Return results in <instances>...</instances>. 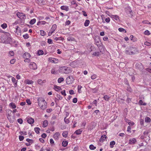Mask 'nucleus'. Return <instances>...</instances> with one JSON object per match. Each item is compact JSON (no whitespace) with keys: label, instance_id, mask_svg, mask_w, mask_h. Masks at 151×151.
<instances>
[{"label":"nucleus","instance_id":"423d86ee","mask_svg":"<svg viewBox=\"0 0 151 151\" xmlns=\"http://www.w3.org/2000/svg\"><path fill=\"white\" fill-rule=\"evenodd\" d=\"M29 68L35 70L37 69V66L36 64L34 62H31L29 65Z\"/></svg>","mask_w":151,"mask_h":151},{"label":"nucleus","instance_id":"c03bdc74","mask_svg":"<svg viewBox=\"0 0 151 151\" xmlns=\"http://www.w3.org/2000/svg\"><path fill=\"white\" fill-rule=\"evenodd\" d=\"M40 35L42 36H44L45 34V32L44 31H43V30H40Z\"/></svg>","mask_w":151,"mask_h":151},{"label":"nucleus","instance_id":"0eeeda50","mask_svg":"<svg viewBox=\"0 0 151 151\" xmlns=\"http://www.w3.org/2000/svg\"><path fill=\"white\" fill-rule=\"evenodd\" d=\"M110 17L113 19H114L117 21H119V16L117 15H111Z\"/></svg>","mask_w":151,"mask_h":151},{"label":"nucleus","instance_id":"338daca9","mask_svg":"<svg viewBox=\"0 0 151 151\" xmlns=\"http://www.w3.org/2000/svg\"><path fill=\"white\" fill-rule=\"evenodd\" d=\"M47 42L49 44H52V41L51 39H48V41Z\"/></svg>","mask_w":151,"mask_h":151},{"label":"nucleus","instance_id":"774afa93","mask_svg":"<svg viewBox=\"0 0 151 151\" xmlns=\"http://www.w3.org/2000/svg\"><path fill=\"white\" fill-rule=\"evenodd\" d=\"M7 118L9 120V121L10 122L12 123L13 122V120H12L11 119V118L10 117L7 116Z\"/></svg>","mask_w":151,"mask_h":151},{"label":"nucleus","instance_id":"864d4df0","mask_svg":"<svg viewBox=\"0 0 151 151\" xmlns=\"http://www.w3.org/2000/svg\"><path fill=\"white\" fill-rule=\"evenodd\" d=\"M19 139L20 141H22L23 140L24 137L20 135L19 136Z\"/></svg>","mask_w":151,"mask_h":151},{"label":"nucleus","instance_id":"6ab92c4d","mask_svg":"<svg viewBox=\"0 0 151 151\" xmlns=\"http://www.w3.org/2000/svg\"><path fill=\"white\" fill-rule=\"evenodd\" d=\"M130 39L133 42H134L136 41V39L135 37L132 35H130Z\"/></svg>","mask_w":151,"mask_h":151},{"label":"nucleus","instance_id":"e2e57ef3","mask_svg":"<svg viewBox=\"0 0 151 151\" xmlns=\"http://www.w3.org/2000/svg\"><path fill=\"white\" fill-rule=\"evenodd\" d=\"M70 22L69 20H68L65 22V25H68L70 24Z\"/></svg>","mask_w":151,"mask_h":151},{"label":"nucleus","instance_id":"9d476101","mask_svg":"<svg viewBox=\"0 0 151 151\" xmlns=\"http://www.w3.org/2000/svg\"><path fill=\"white\" fill-rule=\"evenodd\" d=\"M27 122L29 124H31L34 123V119L32 118H30L28 119Z\"/></svg>","mask_w":151,"mask_h":151},{"label":"nucleus","instance_id":"3c124183","mask_svg":"<svg viewBox=\"0 0 151 151\" xmlns=\"http://www.w3.org/2000/svg\"><path fill=\"white\" fill-rule=\"evenodd\" d=\"M144 44L147 46H150L151 45V44L150 43L147 42H145Z\"/></svg>","mask_w":151,"mask_h":151},{"label":"nucleus","instance_id":"4c0bfd02","mask_svg":"<svg viewBox=\"0 0 151 151\" xmlns=\"http://www.w3.org/2000/svg\"><path fill=\"white\" fill-rule=\"evenodd\" d=\"M38 55H41L43 54L44 52L42 50H39L38 52Z\"/></svg>","mask_w":151,"mask_h":151},{"label":"nucleus","instance_id":"37998d69","mask_svg":"<svg viewBox=\"0 0 151 151\" xmlns=\"http://www.w3.org/2000/svg\"><path fill=\"white\" fill-rule=\"evenodd\" d=\"M56 72L55 69H52L51 70V73L54 74H56Z\"/></svg>","mask_w":151,"mask_h":151},{"label":"nucleus","instance_id":"69168bd1","mask_svg":"<svg viewBox=\"0 0 151 151\" xmlns=\"http://www.w3.org/2000/svg\"><path fill=\"white\" fill-rule=\"evenodd\" d=\"M12 82L14 83H15L16 84H17V82L16 83V80L15 79L14 77H12Z\"/></svg>","mask_w":151,"mask_h":151},{"label":"nucleus","instance_id":"4d7b16f0","mask_svg":"<svg viewBox=\"0 0 151 151\" xmlns=\"http://www.w3.org/2000/svg\"><path fill=\"white\" fill-rule=\"evenodd\" d=\"M77 99L76 98H74L73 99V102L74 103H77Z\"/></svg>","mask_w":151,"mask_h":151},{"label":"nucleus","instance_id":"b1692460","mask_svg":"<svg viewBox=\"0 0 151 151\" xmlns=\"http://www.w3.org/2000/svg\"><path fill=\"white\" fill-rule=\"evenodd\" d=\"M118 30L121 32H123L124 33L126 32V31L125 29L122 28H119L118 29Z\"/></svg>","mask_w":151,"mask_h":151},{"label":"nucleus","instance_id":"412c9836","mask_svg":"<svg viewBox=\"0 0 151 151\" xmlns=\"http://www.w3.org/2000/svg\"><path fill=\"white\" fill-rule=\"evenodd\" d=\"M9 106H11L13 109H15L16 108L15 104L14 103H11L9 104Z\"/></svg>","mask_w":151,"mask_h":151},{"label":"nucleus","instance_id":"052dcab7","mask_svg":"<svg viewBox=\"0 0 151 151\" xmlns=\"http://www.w3.org/2000/svg\"><path fill=\"white\" fill-rule=\"evenodd\" d=\"M144 121L143 119H141L140 120V124L142 125H144Z\"/></svg>","mask_w":151,"mask_h":151},{"label":"nucleus","instance_id":"8fccbe9b","mask_svg":"<svg viewBox=\"0 0 151 151\" xmlns=\"http://www.w3.org/2000/svg\"><path fill=\"white\" fill-rule=\"evenodd\" d=\"M97 77V76L96 74H93L91 76V78L92 79H95Z\"/></svg>","mask_w":151,"mask_h":151},{"label":"nucleus","instance_id":"6e6552de","mask_svg":"<svg viewBox=\"0 0 151 151\" xmlns=\"http://www.w3.org/2000/svg\"><path fill=\"white\" fill-rule=\"evenodd\" d=\"M82 131L83 130L82 129H79L76 131L75 132H74V134L77 135H78L81 134V133Z\"/></svg>","mask_w":151,"mask_h":151},{"label":"nucleus","instance_id":"72a5a7b5","mask_svg":"<svg viewBox=\"0 0 151 151\" xmlns=\"http://www.w3.org/2000/svg\"><path fill=\"white\" fill-rule=\"evenodd\" d=\"M100 41V40L99 38H98L97 39H95V42L96 43L97 46H98V44L99 43Z\"/></svg>","mask_w":151,"mask_h":151},{"label":"nucleus","instance_id":"a878e982","mask_svg":"<svg viewBox=\"0 0 151 151\" xmlns=\"http://www.w3.org/2000/svg\"><path fill=\"white\" fill-rule=\"evenodd\" d=\"M36 21V20L35 19H31L29 22V24H33Z\"/></svg>","mask_w":151,"mask_h":151},{"label":"nucleus","instance_id":"a19ab883","mask_svg":"<svg viewBox=\"0 0 151 151\" xmlns=\"http://www.w3.org/2000/svg\"><path fill=\"white\" fill-rule=\"evenodd\" d=\"M17 122L20 124H21L23 123V120L22 119L20 118L17 119Z\"/></svg>","mask_w":151,"mask_h":151},{"label":"nucleus","instance_id":"6e6d98bb","mask_svg":"<svg viewBox=\"0 0 151 151\" xmlns=\"http://www.w3.org/2000/svg\"><path fill=\"white\" fill-rule=\"evenodd\" d=\"M27 103L29 105H30L31 104V102L29 99H27L26 101Z\"/></svg>","mask_w":151,"mask_h":151},{"label":"nucleus","instance_id":"58836bf2","mask_svg":"<svg viewBox=\"0 0 151 151\" xmlns=\"http://www.w3.org/2000/svg\"><path fill=\"white\" fill-rule=\"evenodd\" d=\"M23 37L24 39H27L29 37V35L27 34H26L25 35H23Z\"/></svg>","mask_w":151,"mask_h":151},{"label":"nucleus","instance_id":"bf43d9fd","mask_svg":"<svg viewBox=\"0 0 151 151\" xmlns=\"http://www.w3.org/2000/svg\"><path fill=\"white\" fill-rule=\"evenodd\" d=\"M82 12L83 13V15L85 17H86L87 16V14L86 12H85L84 11H82Z\"/></svg>","mask_w":151,"mask_h":151},{"label":"nucleus","instance_id":"5701e85b","mask_svg":"<svg viewBox=\"0 0 151 151\" xmlns=\"http://www.w3.org/2000/svg\"><path fill=\"white\" fill-rule=\"evenodd\" d=\"M48 124V121L47 120H45L43 122V126L44 127H46Z\"/></svg>","mask_w":151,"mask_h":151},{"label":"nucleus","instance_id":"dca6fc26","mask_svg":"<svg viewBox=\"0 0 151 151\" xmlns=\"http://www.w3.org/2000/svg\"><path fill=\"white\" fill-rule=\"evenodd\" d=\"M57 27V25L56 24H54L52 26L51 29L50 30V31L53 32L55 30Z\"/></svg>","mask_w":151,"mask_h":151},{"label":"nucleus","instance_id":"49530a36","mask_svg":"<svg viewBox=\"0 0 151 151\" xmlns=\"http://www.w3.org/2000/svg\"><path fill=\"white\" fill-rule=\"evenodd\" d=\"M68 142H62V146L64 147L66 146L68 144Z\"/></svg>","mask_w":151,"mask_h":151},{"label":"nucleus","instance_id":"20e7f679","mask_svg":"<svg viewBox=\"0 0 151 151\" xmlns=\"http://www.w3.org/2000/svg\"><path fill=\"white\" fill-rule=\"evenodd\" d=\"M74 79L72 76H69L66 79V82L68 84H70L72 83Z\"/></svg>","mask_w":151,"mask_h":151},{"label":"nucleus","instance_id":"e433bc0d","mask_svg":"<svg viewBox=\"0 0 151 151\" xmlns=\"http://www.w3.org/2000/svg\"><path fill=\"white\" fill-rule=\"evenodd\" d=\"M99 52H94L93 54V55H94V56H98L99 55Z\"/></svg>","mask_w":151,"mask_h":151},{"label":"nucleus","instance_id":"f03ea898","mask_svg":"<svg viewBox=\"0 0 151 151\" xmlns=\"http://www.w3.org/2000/svg\"><path fill=\"white\" fill-rule=\"evenodd\" d=\"M38 105L43 110H44L47 108V103L43 98H39L38 99Z\"/></svg>","mask_w":151,"mask_h":151},{"label":"nucleus","instance_id":"79ce46f5","mask_svg":"<svg viewBox=\"0 0 151 151\" xmlns=\"http://www.w3.org/2000/svg\"><path fill=\"white\" fill-rule=\"evenodd\" d=\"M115 144V142H110V147L111 148H112L114 147V145Z\"/></svg>","mask_w":151,"mask_h":151},{"label":"nucleus","instance_id":"ea45409f","mask_svg":"<svg viewBox=\"0 0 151 151\" xmlns=\"http://www.w3.org/2000/svg\"><path fill=\"white\" fill-rule=\"evenodd\" d=\"M1 26L3 29H5L7 27V25L6 24L4 23L2 24Z\"/></svg>","mask_w":151,"mask_h":151},{"label":"nucleus","instance_id":"cd10ccee","mask_svg":"<svg viewBox=\"0 0 151 151\" xmlns=\"http://www.w3.org/2000/svg\"><path fill=\"white\" fill-rule=\"evenodd\" d=\"M151 119L150 118L147 117L145 118V121L146 122H150Z\"/></svg>","mask_w":151,"mask_h":151},{"label":"nucleus","instance_id":"0e129e2a","mask_svg":"<svg viewBox=\"0 0 151 151\" xmlns=\"http://www.w3.org/2000/svg\"><path fill=\"white\" fill-rule=\"evenodd\" d=\"M46 137V134L45 133H43L42 135V137L43 138H45Z\"/></svg>","mask_w":151,"mask_h":151},{"label":"nucleus","instance_id":"39448f33","mask_svg":"<svg viewBox=\"0 0 151 151\" xmlns=\"http://www.w3.org/2000/svg\"><path fill=\"white\" fill-rule=\"evenodd\" d=\"M17 15L19 18L22 19H24L26 18V15L23 13L18 12L17 13Z\"/></svg>","mask_w":151,"mask_h":151},{"label":"nucleus","instance_id":"bb28decb","mask_svg":"<svg viewBox=\"0 0 151 151\" xmlns=\"http://www.w3.org/2000/svg\"><path fill=\"white\" fill-rule=\"evenodd\" d=\"M64 80V79L62 77H60L58 79V83H60L63 81Z\"/></svg>","mask_w":151,"mask_h":151},{"label":"nucleus","instance_id":"9b49d317","mask_svg":"<svg viewBox=\"0 0 151 151\" xmlns=\"http://www.w3.org/2000/svg\"><path fill=\"white\" fill-rule=\"evenodd\" d=\"M61 9L68 11L69 10V7L68 6H63L60 7Z\"/></svg>","mask_w":151,"mask_h":151},{"label":"nucleus","instance_id":"4468645a","mask_svg":"<svg viewBox=\"0 0 151 151\" xmlns=\"http://www.w3.org/2000/svg\"><path fill=\"white\" fill-rule=\"evenodd\" d=\"M30 55L29 53H24L23 55V57L24 58H29L30 57Z\"/></svg>","mask_w":151,"mask_h":151},{"label":"nucleus","instance_id":"09e8293b","mask_svg":"<svg viewBox=\"0 0 151 151\" xmlns=\"http://www.w3.org/2000/svg\"><path fill=\"white\" fill-rule=\"evenodd\" d=\"M17 28H16V30L17 32H21V30L20 29V28L18 26H17Z\"/></svg>","mask_w":151,"mask_h":151},{"label":"nucleus","instance_id":"1a4fd4ad","mask_svg":"<svg viewBox=\"0 0 151 151\" xmlns=\"http://www.w3.org/2000/svg\"><path fill=\"white\" fill-rule=\"evenodd\" d=\"M106 136L105 135H103L101 136L100 139V142H103L106 141Z\"/></svg>","mask_w":151,"mask_h":151},{"label":"nucleus","instance_id":"a18cd8bd","mask_svg":"<svg viewBox=\"0 0 151 151\" xmlns=\"http://www.w3.org/2000/svg\"><path fill=\"white\" fill-rule=\"evenodd\" d=\"M9 54L11 56H12L14 55V52L13 51H10L9 52Z\"/></svg>","mask_w":151,"mask_h":151},{"label":"nucleus","instance_id":"f704fd0d","mask_svg":"<svg viewBox=\"0 0 151 151\" xmlns=\"http://www.w3.org/2000/svg\"><path fill=\"white\" fill-rule=\"evenodd\" d=\"M11 39V38L10 37L8 38L7 39V40H6V41H4V43H9L10 42Z\"/></svg>","mask_w":151,"mask_h":151},{"label":"nucleus","instance_id":"393cba45","mask_svg":"<svg viewBox=\"0 0 151 151\" xmlns=\"http://www.w3.org/2000/svg\"><path fill=\"white\" fill-rule=\"evenodd\" d=\"M67 40L69 41H75V39L72 37H69L67 38Z\"/></svg>","mask_w":151,"mask_h":151},{"label":"nucleus","instance_id":"603ef678","mask_svg":"<svg viewBox=\"0 0 151 151\" xmlns=\"http://www.w3.org/2000/svg\"><path fill=\"white\" fill-rule=\"evenodd\" d=\"M60 92L62 95L64 96H65L66 95L65 91V90H63V91H61Z\"/></svg>","mask_w":151,"mask_h":151},{"label":"nucleus","instance_id":"de8ad7c7","mask_svg":"<svg viewBox=\"0 0 151 151\" xmlns=\"http://www.w3.org/2000/svg\"><path fill=\"white\" fill-rule=\"evenodd\" d=\"M16 61V60L15 59H12L10 61V63L11 64H13Z\"/></svg>","mask_w":151,"mask_h":151},{"label":"nucleus","instance_id":"c756f323","mask_svg":"<svg viewBox=\"0 0 151 151\" xmlns=\"http://www.w3.org/2000/svg\"><path fill=\"white\" fill-rule=\"evenodd\" d=\"M82 86L80 85H78V91L79 93H80L81 92V89L82 88Z\"/></svg>","mask_w":151,"mask_h":151},{"label":"nucleus","instance_id":"7ed1b4c3","mask_svg":"<svg viewBox=\"0 0 151 151\" xmlns=\"http://www.w3.org/2000/svg\"><path fill=\"white\" fill-rule=\"evenodd\" d=\"M59 72L65 74H68L70 73L71 70L69 68L66 66L60 67L59 69Z\"/></svg>","mask_w":151,"mask_h":151},{"label":"nucleus","instance_id":"680f3d73","mask_svg":"<svg viewBox=\"0 0 151 151\" xmlns=\"http://www.w3.org/2000/svg\"><path fill=\"white\" fill-rule=\"evenodd\" d=\"M33 83V82L32 81L30 80H28L27 83L28 84H31L32 83Z\"/></svg>","mask_w":151,"mask_h":151},{"label":"nucleus","instance_id":"ddd939ff","mask_svg":"<svg viewBox=\"0 0 151 151\" xmlns=\"http://www.w3.org/2000/svg\"><path fill=\"white\" fill-rule=\"evenodd\" d=\"M49 60L51 62L56 63V61L57 60L55 58H49Z\"/></svg>","mask_w":151,"mask_h":151},{"label":"nucleus","instance_id":"13d9d810","mask_svg":"<svg viewBox=\"0 0 151 151\" xmlns=\"http://www.w3.org/2000/svg\"><path fill=\"white\" fill-rule=\"evenodd\" d=\"M105 20L106 22L108 23L110 22V19L109 17H107L106 18Z\"/></svg>","mask_w":151,"mask_h":151},{"label":"nucleus","instance_id":"a211bd4d","mask_svg":"<svg viewBox=\"0 0 151 151\" xmlns=\"http://www.w3.org/2000/svg\"><path fill=\"white\" fill-rule=\"evenodd\" d=\"M90 23V21L89 20H86L84 24V25L85 27H87L88 26Z\"/></svg>","mask_w":151,"mask_h":151},{"label":"nucleus","instance_id":"5fc2aeb1","mask_svg":"<svg viewBox=\"0 0 151 151\" xmlns=\"http://www.w3.org/2000/svg\"><path fill=\"white\" fill-rule=\"evenodd\" d=\"M69 93L71 95L74 94V91L72 90H70L69 91Z\"/></svg>","mask_w":151,"mask_h":151},{"label":"nucleus","instance_id":"aec40b11","mask_svg":"<svg viewBox=\"0 0 151 151\" xmlns=\"http://www.w3.org/2000/svg\"><path fill=\"white\" fill-rule=\"evenodd\" d=\"M110 97L109 96L107 95H105L103 97V98L105 100L108 101H109Z\"/></svg>","mask_w":151,"mask_h":151},{"label":"nucleus","instance_id":"4be33fe9","mask_svg":"<svg viewBox=\"0 0 151 151\" xmlns=\"http://www.w3.org/2000/svg\"><path fill=\"white\" fill-rule=\"evenodd\" d=\"M40 129L39 127H35L34 128L35 131L37 134H39L40 133Z\"/></svg>","mask_w":151,"mask_h":151},{"label":"nucleus","instance_id":"f257e3e1","mask_svg":"<svg viewBox=\"0 0 151 151\" xmlns=\"http://www.w3.org/2000/svg\"><path fill=\"white\" fill-rule=\"evenodd\" d=\"M125 52L127 55H133L138 53L139 50L136 47L129 46L126 48Z\"/></svg>","mask_w":151,"mask_h":151},{"label":"nucleus","instance_id":"c9c22d12","mask_svg":"<svg viewBox=\"0 0 151 151\" xmlns=\"http://www.w3.org/2000/svg\"><path fill=\"white\" fill-rule=\"evenodd\" d=\"M139 104L140 105H146V104L145 103H143V101L142 100H140L139 101Z\"/></svg>","mask_w":151,"mask_h":151},{"label":"nucleus","instance_id":"f3484780","mask_svg":"<svg viewBox=\"0 0 151 151\" xmlns=\"http://www.w3.org/2000/svg\"><path fill=\"white\" fill-rule=\"evenodd\" d=\"M68 132L67 131H64L62 133V135L64 137L66 138L68 136Z\"/></svg>","mask_w":151,"mask_h":151},{"label":"nucleus","instance_id":"7c9ffc66","mask_svg":"<svg viewBox=\"0 0 151 151\" xmlns=\"http://www.w3.org/2000/svg\"><path fill=\"white\" fill-rule=\"evenodd\" d=\"M96 147L94 146L93 145H91L89 146V148L91 150H94L96 149Z\"/></svg>","mask_w":151,"mask_h":151},{"label":"nucleus","instance_id":"f8f14e48","mask_svg":"<svg viewBox=\"0 0 151 151\" xmlns=\"http://www.w3.org/2000/svg\"><path fill=\"white\" fill-rule=\"evenodd\" d=\"M126 122L129 125L131 126H133L134 124V123L133 122L127 119H125Z\"/></svg>","mask_w":151,"mask_h":151},{"label":"nucleus","instance_id":"473e14b6","mask_svg":"<svg viewBox=\"0 0 151 151\" xmlns=\"http://www.w3.org/2000/svg\"><path fill=\"white\" fill-rule=\"evenodd\" d=\"M64 121L65 123L68 124L69 123L70 121L68 119H67L66 117H65L64 119Z\"/></svg>","mask_w":151,"mask_h":151},{"label":"nucleus","instance_id":"2f4dec72","mask_svg":"<svg viewBox=\"0 0 151 151\" xmlns=\"http://www.w3.org/2000/svg\"><path fill=\"white\" fill-rule=\"evenodd\" d=\"M144 34L146 35H149L150 34V32L147 30L145 31L144 33Z\"/></svg>","mask_w":151,"mask_h":151},{"label":"nucleus","instance_id":"c85d7f7f","mask_svg":"<svg viewBox=\"0 0 151 151\" xmlns=\"http://www.w3.org/2000/svg\"><path fill=\"white\" fill-rule=\"evenodd\" d=\"M45 82V81L44 80L42 81V80L39 79L37 80V82L39 84H42L43 83H44Z\"/></svg>","mask_w":151,"mask_h":151},{"label":"nucleus","instance_id":"2eb2a0df","mask_svg":"<svg viewBox=\"0 0 151 151\" xmlns=\"http://www.w3.org/2000/svg\"><path fill=\"white\" fill-rule=\"evenodd\" d=\"M6 112L7 113V116L10 117L11 115L12 111L10 109H8L7 110Z\"/></svg>","mask_w":151,"mask_h":151}]
</instances>
